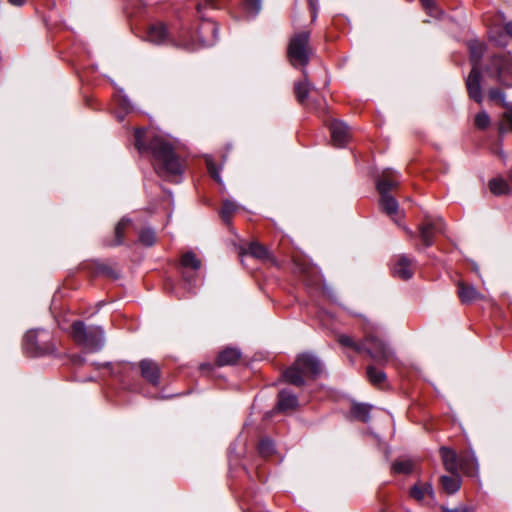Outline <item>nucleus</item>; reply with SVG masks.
Returning <instances> with one entry per match:
<instances>
[{"mask_svg":"<svg viewBox=\"0 0 512 512\" xmlns=\"http://www.w3.org/2000/svg\"><path fill=\"white\" fill-rule=\"evenodd\" d=\"M259 453L265 457L271 455L275 450L274 442L271 439H262L258 446Z\"/></svg>","mask_w":512,"mask_h":512,"instance_id":"nucleus-33","label":"nucleus"},{"mask_svg":"<svg viewBox=\"0 0 512 512\" xmlns=\"http://www.w3.org/2000/svg\"><path fill=\"white\" fill-rule=\"evenodd\" d=\"M442 489L449 495L455 494L461 487V478L458 473L451 476L443 475L440 478Z\"/></svg>","mask_w":512,"mask_h":512,"instance_id":"nucleus-22","label":"nucleus"},{"mask_svg":"<svg viewBox=\"0 0 512 512\" xmlns=\"http://www.w3.org/2000/svg\"><path fill=\"white\" fill-rule=\"evenodd\" d=\"M8 2L14 6H22L25 4L26 0H8Z\"/></svg>","mask_w":512,"mask_h":512,"instance_id":"nucleus-44","label":"nucleus"},{"mask_svg":"<svg viewBox=\"0 0 512 512\" xmlns=\"http://www.w3.org/2000/svg\"><path fill=\"white\" fill-rule=\"evenodd\" d=\"M486 72L505 86L512 87V56L504 53L491 57Z\"/></svg>","mask_w":512,"mask_h":512,"instance_id":"nucleus-7","label":"nucleus"},{"mask_svg":"<svg viewBox=\"0 0 512 512\" xmlns=\"http://www.w3.org/2000/svg\"><path fill=\"white\" fill-rule=\"evenodd\" d=\"M409 495L411 498L415 499L416 501H422L425 498V496H427V495L434 497V490H433L431 483L418 482L410 488Z\"/></svg>","mask_w":512,"mask_h":512,"instance_id":"nucleus-21","label":"nucleus"},{"mask_svg":"<svg viewBox=\"0 0 512 512\" xmlns=\"http://www.w3.org/2000/svg\"><path fill=\"white\" fill-rule=\"evenodd\" d=\"M440 455L445 469L451 474L457 473L459 469L467 474H472L478 470V461L474 452L459 459L454 450L441 447Z\"/></svg>","mask_w":512,"mask_h":512,"instance_id":"nucleus-6","label":"nucleus"},{"mask_svg":"<svg viewBox=\"0 0 512 512\" xmlns=\"http://www.w3.org/2000/svg\"><path fill=\"white\" fill-rule=\"evenodd\" d=\"M391 271L394 277L408 280L414 274V261L406 255H399L395 258Z\"/></svg>","mask_w":512,"mask_h":512,"instance_id":"nucleus-13","label":"nucleus"},{"mask_svg":"<svg viewBox=\"0 0 512 512\" xmlns=\"http://www.w3.org/2000/svg\"><path fill=\"white\" fill-rule=\"evenodd\" d=\"M489 99L491 101H495L502 105L503 107H507V103L505 102V94L499 88H492L488 92Z\"/></svg>","mask_w":512,"mask_h":512,"instance_id":"nucleus-36","label":"nucleus"},{"mask_svg":"<svg viewBox=\"0 0 512 512\" xmlns=\"http://www.w3.org/2000/svg\"><path fill=\"white\" fill-rule=\"evenodd\" d=\"M469 50L473 67L467 77L466 87L469 97L480 104L482 102V91L481 73L478 66L484 54V45L478 41H471L469 43Z\"/></svg>","mask_w":512,"mask_h":512,"instance_id":"nucleus-5","label":"nucleus"},{"mask_svg":"<svg viewBox=\"0 0 512 512\" xmlns=\"http://www.w3.org/2000/svg\"><path fill=\"white\" fill-rule=\"evenodd\" d=\"M489 124H490V117L486 112H484V111L479 112L475 116V125L479 129H485L489 126Z\"/></svg>","mask_w":512,"mask_h":512,"instance_id":"nucleus-37","label":"nucleus"},{"mask_svg":"<svg viewBox=\"0 0 512 512\" xmlns=\"http://www.w3.org/2000/svg\"><path fill=\"white\" fill-rule=\"evenodd\" d=\"M309 39V31L295 33L290 38L287 47V57L293 67H306L308 65L313 55V49L309 44Z\"/></svg>","mask_w":512,"mask_h":512,"instance_id":"nucleus-4","label":"nucleus"},{"mask_svg":"<svg viewBox=\"0 0 512 512\" xmlns=\"http://www.w3.org/2000/svg\"><path fill=\"white\" fill-rule=\"evenodd\" d=\"M304 79L301 81H298L294 84V93L297 98V101L304 106L310 107L314 109L317 112L324 111L326 108V101L325 99L321 98L319 100H313L311 102H308V95L311 89V85L309 81L307 80V72L304 70Z\"/></svg>","mask_w":512,"mask_h":512,"instance_id":"nucleus-9","label":"nucleus"},{"mask_svg":"<svg viewBox=\"0 0 512 512\" xmlns=\"http://www.w3.org/2000/svg\"><path fill=\"white\" fill-rule=\"evenodd\" d=\"M308 6L311 12V20L315 21L318 13L317 0H307Z\"/></svg>","mask_w":512,"mask_h":512,"instance_id":"nucleus-39","label":"nucleus"},{"mask_svg":"<svg viewBox=\"0 0 512 512\" xmlns=\"http://www.w3.org/2000/svg\"><path fill=\"white\" fill-rule=\"evenodd\" d=\"M489 189L495 196L510 195L512 193L509 183L501 177L491 179L489 181Z\"/></svg>","mask_w":512,"mask_h":512,"instance_id":"nucleus-23","label":"nucleus"},{"mask_svg":"<svg viewBox=\"0 0 512 512\" xmlns=\"http://www.w3.org/2000/svg\"><path fill=\"white\" fill-rule=\"evenodd\" d=\"M241 5L246 17H255L261 10V0H242Z\"/></svg>","mask_w":512,"mask_h":512,"instance_id":"nucleus-28","label":"nucleus"},{"mask_svg":"<svg viewBox=\"0 0 512 512\" xmlns=\"http://www.w3.org/2000/svg\"><path fill=\"white\" fill-rule=\"evenodd\" d=\"M202 33H211L212 39H205V45L212 44L213 40L219 39V26H217L214 22L206 21L201 25L200 28Z\"/></svg>","mask_w":512,"mask_h":512,"instance_id":"nucleus-29","label":"nucleus"},{"mask_svg":"<svg viewBox=\"0 0 512 512\" xmlns=\"http://www.w3.org/2000/svg\"><path fill=\"white\" fill-rule=\"evenodd\" d=\"M337 341L343 348L361 350V346L348 335H339Z\"/></svg>","mask_w":512,"mask_h":512,"instance_id":"nucleus-34","label":"nucleus"},{"mask_svg":"<svg viewBox=\"0 0 512 512\" xmlns=\"http://www.w3.org/2000/svg\"><path fill=\"white\" fill-rule=\"evenodd\" d=\"M505 33H501L498 37H496L493 32L489 33V37L499 46L507 45V35L512 37V21L507 22L504 26Z\"/></svg>","mask_w":512,"mask_h":512,"instance_id":"nucleus-31","label":"nucleus"},{"mask_svg":"<svg viewBox=\"0 0 512 512\" xmlns=\"http://www.w3.org/2000/svg\"><path fill=\"white\" fill-rule=\"evenodd\" d=\"M405 230H406L407 234H408L411 238L415 237V233H414L412 230H410V229H408V228H405Z\"/></svg>","mask_w":512,"mask_h":512,"instance_id":"nucleus-47","label":"nucleus"},{"mask_svg":"<svg viewBox=\"0 0 512 512\" xmlns=\"http://www.w3.org/2000/svg\"><path fill=\"white\" fill-rule=\"evenodd\" d=\"M205 163H206V167H207V170H208L210 176L217 183L221 184V177L219 174V169L216 167V165L214 164V162L210 156L205 157Z\"/></svg>","mask_w":512,"mask_h":512,"instance_id":"nucleus-35","label":"nucleus"},{"mask_svg":"<svg viewBox=\"0 0 512 512\" xmlns=\"http://www.w3.org/2000/svg\"><path fill=\"white\" fill-rule=\"evenodd\" d=\"M371 409L372 405L365 403H354L351 406V415L354 419L366 423L370 420Z\"/></svg>","mask_w":512,"mask_h":512,"instance_id":"nucleus-25","label":"nucleus"},{"mask_svg":"<svg viewBox=\"0 0 512 512\" xmlns=\"http://www.w3.org/2000/svg\"><path fill=\"white\" fill-rule=\"evenodd\" d=\"M497 154H498L501 158H503V159L505 158V153H504V151H503L501 148L497 150Z\"/></svg>","mask_w":512,"mask_h":512,"instance_id":"nucleus-46","label":"nucleus"},{"mask_svg":"<svg viewBox=\"0 0 512 512\" xmlns=\"http://www.w3.org/2000/svg\"><path fill=\"white\" fill-rule=\"evenodd\" d=\"M323 372V364L314 354H300L295 362L282 372V376L287 383L301 387L305 384L306 378H316Z\"/></svg>","mask_w":512,"mask_h":512,"instance_id":"nucleus-2","label":"nucleus"},{"mask_svg":"<svg viewBox=\"0 0 512 512\" xmlns=\"http://www.w3.org/2000/svg\"><path fill=\"white\" fill-rule=\"evenodd\" d=\"M50 334L41 329L30 330L24 336V346L28 352H52L56 348L48 346Z\"/></svg>","mask_w":512,"mask_h":512,"instance_id":"nucleus-8","label":"nucleus"},{"mask_svg":"<svg viewBox=\"0 0 512 512\" xmlns=\"http://www.w3.org/2000/svg\"><path fill=\"white\" fill-rule=\"evenodd\" d=\"M372 364L366 368L369 382L374 386H381L386 380V374L376 365H383L388 361V354H369Z\"/></svg>","mask_w":512,"mask_h":512,"instance_id":"nucleus-11","label":"nucleus"},{"mask_svg":"<svg viewBox=\"0 0 512 512\" xmlns=\"http://www.w3.org/2000/svg\"><path fill=\"white\" fill-rule=\"evenodd\" d=\"M399 186V179L395 175V172L387 169L383 171L382 175L377 181V191L379 194L388 193Z\"/></svg>","mask_w":512,"mask_h":512,"instance_id":"nucleus-17","label":"nucleus"},{"mask_svg":"<svg viewBox=\"0 0 512 512\" xmlns=\"http://www.w3.org/2000/svg\"><path fill=\"white\" fill-rule=\"evenodd\" d=\"M135 147L139 153H150L153 166L158 175L165 178L179 176L183 171L180 158L172 145L162 136L142 128L135 130Z\"/></svg>","mask_w":512,"mask_h":512,"instance_id":"nucleus-1","label":"nucleus"},{"mask_svg":"<svg viewBox=\"0 0 512 512\" xmlns=\"http://www.w3.org/2000/svg\"><path fill=\"white\" fill-rule=\"evenodd\" d=\"M145 38L153 44H164L169 40V33L163 23H156L149 26Z\"/></svg>","mask_w":512,"mask_h":512,"instance_id":"nucleus-18","label":"nucleus"},{"mask_svg":"<svg viewBox=\"0 0 512 512\" xmlns=\"http://www.w3.org/2000/svg\"><path fill=\"white\" fill-rule=\"evenodd\" d=\"M202 6L215 8L216 0H204L203 3L198 6V8L201 9Z\"/></svg>","mask_w":512,"mask_h":512,"instance_id":"nucleus-42","label":"nucleus"},{"mask_svg":"<svg viewBox=\"0 0 512 512\" xmlns=\"http://www.w3.org/2000/svg\"><path fill=\"white\" fill-rule=\"evenodd\" d=\"M131 221L128 218H122L115 227V240L112 245L123 243L124 231L130 226Z\"/></svg>","mask_w":512,"mask_h":512,"instance_id":"nucleus-30","label":"nucleus"},{"mask_svg":"<svg viewBox=\"0 0 512 512\" xmlns=\"http://www.w3.org/2000/svg\"><path fill=\"white\" fill-rule=\"evenodd\" d=\"M379 203L382 211L391 217L394 216L398 211L399 205L397 200L388 193L380 194Z\"/></svg>","mask_w":512,"mask_h":512,"instance_id":"nucleus-26","label":"nucleus"},{"mask_svg":"<svg viewBox=\"0 0 512 512\" xmlns=\"http://www.w3.org/2000/svg\"><path fill=\"white\" fill-rule=\"evenodd\" d=\"M141 376L151 383L158 385L160 380V368L158 364L150 359H144L139 363Z\"/></svg>","mask_w":512,"mask_h":512,"instance_id":"nucleus-16","label":"nucleus"},{"mask_svg":"<svg viewBox=\"0 0 512 512\" xmlns=\"http://www.w3.org/2000/svg\"><path fill=\"white\" fill-rule=\"evenodd\" d=\"M422 6L424 9L432 16H436L437 8L435 6L434 0H421Z\"/></svg>","mask_w":512,"mask_h":512,"instance_id":"nucleus-38","label":"nucleus"},{"mask_svg":"<svg viewBox=\"0 0 512 512\" xmlns=\"http://www.w3.org/2000/svg\"><path fill=\"white\" fill-rule=\"evenodd\" d=\"M201 260L192 251L185 252L180 259L182 275L189 286L195 285V279L189 274L190 271L197 272L201 268Z\"/></svg>","mask_w":512,"mask_h":512,"instance_id":"nucleus-12","label":"nucleus"},{"mask_svg":"<svg viewBox=\"0 0 512 512\" xmlns=\"http://www.w3.org/2000/svg\"><path fill=\"white\" fill-rule=\"evenodd\" d=\"M219 215H220L221 217H224V208H220V209H219Z\"/></svg>","mask_w":512,"mask_h":512,"instance_id":"nucleus-49","label":"nucleus"},{"mask_svg":"<svg viewBox=\"0 0 512 512\" xmlns=\"http://www.w3.org/2000/svg\"><path fill=\"white\" fill-rule=\"evenodd\" d=\"M329 129L335 147H344L350 140L349 128L345 123L335 120L330 124Z\"/></svg>","mask_w":512,"mask_h":512,"instance_id":"nucleus-15","label":"nucleus"},{"mask_svg":"<svg viewBox=\"0 0 512 512\" xmlns=\"http://www.w3.org/2000/svg\"><path fill=\"white\" fill-rule=\"evenodd\" d=\"M69 334L75 343L86 348L101 349L104 346L105 334L100 326H86L77 320L72 323Z\"/></svg>","mask_w":512,"mask_h":512,"instance_id":"nucleus-3","label":"nucleus"},{"mask_svg":"<svg viewBox=\"0 0 512 512\" xmlns=\"http://www.w3.org/2000/svg\"><path fill=\"white\" fill-rule=\"evenodd\" d=\"M225 225H226V231L228 230L231 234L234 235L235 234L234 229L230 226L227 219H226Z\"/></svg>","mask_w":512,"mask_h":512,"instance_id":"nucleus-45","label":"nucleus"},{"mask_svg":"<svg viewBox=\"0 0 512 512\" xmlns=\"http://www.w3.org/2000/svg\"><path fill=\"white\" fill-rule=\"evenodd\" d=\"M241 354H226V365L236 364Z\"/></svg>","mask_w":512,"mask_h":512,"instance_id":"nucleus-41","label":"nucleus"},{"mask_svg":"<svg viewBox=\"0 0 512 512\" xmlns=\"http://www.w3.org/2000/svg\"><path fill=\"white\" fill-rule=\"evenodd\" d=\"M443 512H470V509L466 506H459L455 508H449L445 505L441 506Z\"/></svg>","mask_w":512,"mask_h":512,"instance_id":"nucleus-40","label":"nucleus"},{"mask_svg":"<svg viewBox=\"0 0 512 512\" xmlns=\"http://www.w3.org/2000/svg\"><path fill=\"white\" fill-rule=\"evenodd\" d=\"M139 241L145 246H152L156 242V235L153 229L145 228L139 234Z\"/></svg>","mask_w":512,"mask_h":512,"instance_id":"nucleus-32","label":"nucleus"},{"mask_svg":"<svg viewBox=\"0 0 512 512\" xmlns=\"http://www.w3.org/2000/svg\"><path fill=\"white\" fill-rule=\"evenodd\" d=\"M507 121L510 123L511 127H512V116L510 115H505Z\"/></svg>","mask_w":512,"mask_h":512,"instance_id":"nucleus-48","label":"nucleus"},{"mask_svg":"<svg viewBox=\"0 0 512 512\" xmlns=\"http://www.w3.org/2000/svg\"><path fill=\"white\" fill-rule=\"evenodd\" d=\"M225 207H226V214L236 210L235 204L228 200H226Z\"/></svg>","mask_w":512,"mask_h":512,"instance_id":"nucleus-43","label":"nucleus"},{"mask_svg":"<svg viewBox=\"0 0 512 512\" xmlns=\"http://www.w3.org/2000/svg\"><path fill=\"white\" fill-rule=\"evenodd\" d=\"M228 352H236V351L233 348L226 347L225 353H228Z\"/></svg>","mask_w":512,"mask_h":512,"instance_id":"nucleus-50","label":"nucleus"},{"mask_svg":"<svg viewBox=\"0 0 512 512\" xmlns=\"http://www.w3.org/2000/svg\"><path fill=\"white\" fill-rule=\"evenodd\" d=\"M233 246L235 250L238 252L239 256L250 255L261 261H272L273 257L270 251L264 245L258 242H252L249 244L248 248L245 249L242 246H237L236 243L233 242Z\"/></svg>","mask_w":512,"mask_h":512,"instance_id":"nucleus-14","label":"nucleus"},{"mask_svg":"<svg viewBox=\"0 0 512 512\" xmlns=\"http://www.w3.org/2000/svg\"><path fill=\"white\" fill-rule=\"evenodd\" d=\"M298 406V398L289 390H281L278 394L277 409L280 412L294 410Z\"/></svg>","mask_w":512,"mask_h":512,"instance_id":"nucleus-20","label":"nucleus"},{"mask_svg":"<svg viewBox=\"0 0 512 512\" xmlns=\"http://www.w3.org/2000/svg\"><path fill=\"white\" fill-rule=\"evenodd\" d=\"M365 352H388L389 343L382 337L370 336L366 339Z\"/></svg>","mask_w":512,"mask_h":512,"instance_id":"nucleus-24","label":"nucleus"},{"mask_svg":"<svg viewBox=\"0 0 512 512\" xmlns=\"http://www.w3.org/2000/svg\"><path fill=\"white\" fill-rule=\"evenodd\" d=\"M457 294L463 304H471L482 298V294L473 285L464 282L457 284Z\"/></svg>","mask_w":512,"mask_h":512,"instance_id":"nucleus-19","label":"nucleus"},{"mask_svg":"<svg viewBox=\"0 0 512 512\" xmlns=\"http://www.w3.org/2000/svg\"><path fill=\"white\" fill-rule=\"evenodd\" d=\"M443 231L441 219L433 220L426 217L419 225V238L424 247H430L434 243L435 236Z\"/></svg>","mask_w":512,"mask_h":512,"instance_id":"nucleus-10","label":"nucleus"},{"mask_svg":"<svg viewBox=\"0 0 512 512\" xmlns=\"http://www.w3.org/2000/svg\"><path fill=\"white\" fill-rule=\"evenodd\" d=\"M414 462L411 459H399L392 464V472L394 474L408 475L414 470Z\"/></svg>","mask_w":512,"mask_h":512,"instance_id":"nucleus-27","label":"nucleus"}]
</instances>
